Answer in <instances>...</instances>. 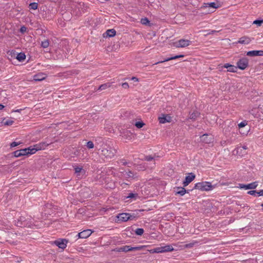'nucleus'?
Returning a JSON list of instances; mask_svg holds the SVG:
<instances>
[{"mask_svg":"<svg viewBox=\"0 0 263 263\" xmlns=\"http://www.w3.org/2000/svg\"><path fill=\"white\" fill-rule=\"evenodd\" d=\"M238 147L243 149V151H244V152H246V150L248 149V147L246 145H240Z\"/></svg>","mask_w":263,"mask_h":263,"instance_id":"52","label":"nucleus"},{"mask_svg":"<svg viewBox=\"0 0 263 263\" xmlns=\"http://www.w3.org/2000/svg\"><path fill=\"white\" fill-rule=\"evenodd\" d=\"M249 65V61L247 58H242L237 62V68L241 70L245 69Z\"/></svg>","mask_w":263,"mask_h":263,"instance_id":"7","label":"nucleus"},{"mask_svg":"<svg viewBox=\"0 0 263 263\" xmlns=\"http://www.w3.org/2000/svg\"><path fill=\"white\" fill-rule=\"evenodd\" d=\"M77 152H78V151H77V152H74V154H75V155H77V154H76V153H77Z\"/></svg>","mask_w":263,"mask_h":263,"instance_id":"62","label":"nucleus"},{"mask_svg":"<svg viewBox=\"0 0 263 263\" xmlns=\"http://www.w3.org/2000/svg\"><path fill=\"white\" fill-rule=\"evenodd\" d=\"M195 243V242H192V243H189L185 244L184 245V248H191L194 247Z\"/></svg>","mask_w":263,"mask_h":263,"instance_id":"47","label":"nucleus"},{"mask_svg":"<svg viewBox=\"0 0 263 263\" xmlns=\"http://www.w3.org/2000/svg\"><path fill=\"white\" fill-rule=\"evenodd\" d=\"M258 196H263V190L258 191Z\"/></svg>","mask_w":263,"mask_h":263,"instance_id":"54","label":"nucleus"},{"mask_svg":"<svg viewBox=\"0 0 263 263\" xmlns=\"http://www.w3.org/2000/svg\"><path fill=\"white\" fill-rule=\"evenodd\" d=\"M28 156L35 154L39 150L37 147H34V145L33 147L30 146L27 148Z\"/></svg>","mask_w":263,"mask_h":263,"instance_id":"23","label":"nucleus"},{"mask_svg":"<svg viewBox=\"0 0 263 263\" xmlns=\"http://www.w3.org/2000/svg\"><path fill=\"white\" fill-rule=\"evenodd\" d=\"M139 198L138 194L136 193H129L128 194L127 196L125 197V199H130L132 201H135Z\"/></svg>","mask_w":263,"mask_h":263,"instance_id":"18","label":"nucleus"},{"mask_svg":"<svg viewBox=\"0 0 263 263\" xmlns=\"http://www.w3.org/2000/svg\"><path fill=\"white\" fill-rule=\"evenodd\" d=\"M141 23L143 25H147L149 23V21L148 20L147 18L144 17L141 20Z\"/></svg>","mask_w":263,"mask_h":263,"instance_id":"43","label":"nucleus"},{"mask_svg":"<svg viewBox=\"0 0 263 263\" xmlns=\"http://www.w3.org/2000/svg\"><path fill=\"white\" fill-rule=\"evenodd\" d=\"M204 5H205L204 7L205 8H212L214 9H216L219 7V5L217 3L215 2L204 3Z\"/></svg>","mask_w":263,"mask_h":263,"instance_id":"21","label":"nucleus"},{"mask_svg":"<svg viewBox=\"0 0 263 263\" xmlns=\"http://www.w3.org/2000/svg\"><path fill=\"white\" fill-rule=\"evenodd\" d=\"M262 23L263 20H256L253 22V24H255L258 26H260Z\"/></svg>","mask_w":263,"mask_h":263,"instance_id":"39","label":"nucleus"},{"mask_svg":"<svg viewBox=\"0 0 263 263\" xmlns=\"http://www.w3.org/2000/svg\"><path fill=\"white\" fill-rule=\"evenodd\" d=\"M68 240L66 239L60 238L53 241V243L59 248L64 250L67 247Z\"/></svg>","mask_w":263,"mask_h":263,"instance_id":"6","label":"nucleus"},{"mask_svg":"<svg viewBox=\"0 0 263 263\" xmlns=\"http://www.w3.org/2000/svg\"><path fill=\"white\" fill-rule=\"evenodd\" d=\"M124 177L126 179L128 178H134L135 177V174L133 172L130 171H128V172H125L124 174Z\"/></svg>","mask_w":263,"mask_h":263,"instance_id":"31","label":"nucleus"},{"mask_svg":"<svg viewBox=\"0 0 263 263\" xmlns=\"http://www.w3.org/2000/svg\"><path fill=\"white\" fill-rule=\"evenodd\" d=\"M50 143H47L46 142H42L34 145V147H37V149L41 150L45 149Z\"/></svg>","mask_w":263,"mask_h":263,"instance_id":"19","label":"nucleus"},{"mask_svg":"<svg viewBox=\"0 0 263 263\" xmlns=\"http://www.w3.org/2000/svg\"><path fill=\"white\" fill-rule=\"evenodd\" d=\"M116 34V31L114 29H108L103 34L104 37H114Z\"/></svg>","mask_w":263,"mask_h":263,"instance_id":"17","label":"nucleus"},{"mask_svg":"<svg viewBox=\"0 0 263 263\" xmlns=\"http://www.w3.org/2000/svg\"><path fill=\"white\" fill-rule=\"evenodd\" d=\"M13 154L14 156L15 157H20L22 156V155H21V153L20 152V151L19 150H17V151H14L13 153Z\"/></svg>","mask_w":263,"mask_h":263,"instance_id":"45","label":"nucleus"},{"mask_svg":"<svg viewBox=\"0 0 263 263\" xmlns=\"http://www.w3.org/2000/svg\"><path fill=\"white\" fill-rule=\"evenodd\" d=\"M111 86V83H106L103 84L101 85L99 88H98L97 90H103L106 89L108 88H109Z\"/></svg>","mask_w":263,"mask_h":263,"instance_id":"26","label":"nucleus"},{"mask_svg":"<svg viewBox=\"0 0 263 263\" xmlns=\"http://www.w3.org/2000/svg\"><path fill=\"white\" fill-rule=\"evenodd\" d=\"M249 128H247L246 131H242V130H241L240 131V133L241 134H246L249 132Z\"/></svg>","mask_w":263,"mask_h":263,"instance_id":"53","label":"nucleus"},{"mask_svg":"<svg viewBox=\"0 0 263 263\" xmlns=\"http://www.w3.org/2000/svg\"><path fill=\"white\" fill-rule=\"evenodd\" d=\"M157 158H159V156L155 154L154 156L150 155L144 156V160L147 161H151L152 160L155 161Z\"/></svg>","mask_w":263,"mask_h":263,"instance_id":"30","label":"nucleus"},{"mask_svg":"<svg viewBox=\"0 0 263 263\" xmlns=\"http://www.w3.org/2000/svg\"><path fill=\"white\" fill-rule=\"evenodd\" d=\"M15 224L18 227H28L31 228L33 224L32 219L29 217H26L24 216H20L16 221H15Z\"/></svg>","mask_w":263,"mask_h":263,"instance_id":"3","label":"nucleus"},{"mask_svg":"<svg viewBox=\"0 0 263 263\" xmlns=\"http://www.w3.org/2000/svg\"><path fill=\"white\" fill-rule=\"evenodd\" d=\"M247 125V121H242L241 122H240V123H239L238 125L239 128L240 129H241L242 128L245 127Z\"/></svg>","mask_w":263,"mask_h":263,"instance_id":"41","label":"nucleus"},{"mask_svg":"<svg viewBox=\"0 0 263 263\" xmlns=\"http://www.w3.org/2000/svg\"><path fill=\"white\" fill-rule=\"evenodd\" d=\"M91 233L92 231L89 229H87L83 231L82 233L80 234V235L82 236V238H87L91 234Z\"/></svg>","mask_w":263,"mask_h":263,"instance_id":"24","label":"nucleus"},{"mask_svg":"<svg viewBox=\"0 0 263 263\" xmlns=\"http://www.w3.org/2000/svg\"><path fill=\"white\" fill-rule=\"evenodd\" d=\"M21 110H22V109H17V110H15L14 111H15V112H20Z\"/></svg>","mask_w":263,"mask_h":263,"instance_id":"60","label":"nucleus"},{"mask_svg":"<svg viewBox=\"0 0 263 263\" xmlns=\"http://www.w3.org/2000/svg\"><path fill=\"white\" fill-rule=\"evenodd\" d=\"M121 85L122 87L125 89L128 88L129 87L128 84L127 82L122 83Z\"/></svg>","mask_w":263,"mask_h":263,"instance_id":"51","label":"nucleus"},{"mask_svg":"<svg viewBox=\"0 0 263 263\" xmlns=\"http://www.w3.org/2000/svg\"><path fill=\"white\" fill-rule=\"evenodd\" d=\"M158 120L160 123L164 124L171 121V117L168 115H162V117H159Z\"/></svg>","mask_w":263,"mask_h":263,"instance_id":"14","label":"nucleus"},{"mask_svg":"<svg viewBox=\"0 0 263 263\" xmlns=\"http://www.w3.org/2000/svg\"><path fill=\"white\" fill-rule=\"evenodd\" d=\"M38 4L37 3H31L29 5V8L30 9L36 10L37 8Z\"/></svg>","mask_w":263,"mask_h":263,"instance_id":"33","label":"nucleus"},{"mask_svg":"<svg viewBox=\"0 0 263 263\" xmlns=\"http://www.w3.org/2000/svg\"><path fill=\"white\" fill-rule=\"evenodd\" d=\"M123 164L125 165L127 164V162H123Z\"/></svg>","mask_w":263,"mask_h":263,"instance_id":"61","label":"nucleus"},{"mask_svg":"<svg viewBox=\"0 0 263 263\" xmlns=\"http://www.w3.org/2000/svg\"><path fill=\"white\" fill-rule=\"evenodd\" d=\"M176 191H175V194L176 195H179L180 196H182L183 195H185V193H189V191L190 190H186L185 189H184V187H177L176 189Z\"/></svg>","mask_w":263,"mask_h":263,"instance_id":"16","label":"nucleus"},{"mask_svg":"<svg viewBox=\"0 0 263 263\" xmlns=\"http://www.w3.org/2000/svg\"><path fill=\"white\" fill-rule=\"evenodd\" d=\"M86 146L88 149H92L95 147V144L91 141H89L86 143Z\"/></svg>","mask_w":263,"mask_h":263,"instance_id":"35","label":"nucleus"},{"mask_svg":"<svg viewBox=\"0 0 263 263\" xmlns=\"http://www.w3.org/2000/svg\"><path fill=\"white\" fill-rule=\"evenodd\" d=\"M21 143V142H17L14 141L10 144V146H11V147H15V146L20 145Z\"/></svg>","mask_w":263,"mask_h":263,"instance_id":"49","label":"nucleus"},{"mask_svg":"<svg viewBox=\"0 0 263 263\" xmlns=\"http://www.w3.org/2000/svg\"><path fill=\"white\" fill-rule=\"evenodd\" d=\"M16 59L19 62H23L26 59V55L24 52H20L17 53Z\"/></svg>","mask_w":263,"mask_h":263,"instance_id":"25","label":"nucleus"},{"mask_svg":"<svg viewBox=\"0 0 263 263\" xmlns=\"http://www.w3.org/2000/svg\"><path fill=\"white\" fill-rule=\"evenodd\" d=\"M248 194L254 196H258V191L256 190L250 191L248 192Z\"/></svg>","mask_w":263,"mask_h":263,"instance_id":"44","label":"nucleus"},{"mask_svg":"<svg viewBox=\"0 0 263 263\" xmlns=\"http://www.w3.org/2000/svg\"><path fill=\"white\" fill-rule=\"evenodd\" d=\"M14 121L12 120H7L5 122H4V125H11L13 123Z\"/></svg>","mask_w":263,"mask_h":263,"instance_id":"46","label":"nucleus"},{"mask_svg":"<svg viewBox=\"0 0 263 263\" xmlns=\"http://www.w3.org/2000/svg\"><path fill=\"white\" fill-rule=\"evenodd\" d=\"M199 115L200 113L197 111H195L190 114L189 118L190 119L195 121L199 116Z\"/></svg>","mask_w":263,"mask_h":263,"instance_id":"28","label":"nucleus"},{"mask_svg":"<svg viewBox=\"0 0 263 263\" xmlns=\"http://www.w3.org/2000/svg\"><path fill=\"white\" fill-rule=\"evenodd\" d=\"M19 151L21 153V155L22 156H28L27 148L21 149H19Z\"/></svg>","mask_w":263,"mask_h":263,"instance_id":"40","label":"nucleus"},{"mask_svg":"<svg viewBox=\"0 0 263 263\" xmlns=\"http://www.w3.org/2000/svg\"><path fill=\"white\" fill-rule=\"evenodd\" d=\"M142 248H143L142 246L133 247L130 246H123L120 248H115L112 250V251L116 252H127L128 251L141 250Z\"/></svg>","mask_w":263,"mask_h":263,"instance_id":"4","label":"nucleus"},{"mask_svg":"<svg viewBox=\"0 0 263 263\" xmlns=\"http://www.w3.org/2000/svg\"><path fill=\"white\" fill-rule=\"evenodd\" d=\"M231 64H229V63H226L224 65H223V67L224 68H227L228 69H229L230 66Z\"/></svg>","mask_w":263,"mask_h":263,"instance_id":"57","label":"nucleus"},{"mask_svg":"<svg viewBox=\"0 0 263 263\" xmlns=\"http://www.w3.org/2000/svg\"><path fill=\"white\" fill-rule=\"evenodd\" d=\"M237 69V67H236L234 65H230L229 69H228V71L235 72H236Z\"/></svg>","mask_w":263,"mask_h":263,"instance_id":"37","label":"nucleus"},{"mask_svg":"<svg viewBox=\"0 0 263 263\" xmlns=\"http://www.w3.org/2000/svg\"><path fill=\"white\" fill-rule=\"evenodd\" d=\"M26 31H27V28L24 26H22L20 29V31L22 33H25V32H26Z\"/></svg>","mask_w":263,"mask_h":263,"instance_id":"50","label":"nucleus"},{"mask_svg":"<svg viewBox=\"0 0 263 263\" xmlns=\"http://www.w3.org/2000/svg\"><path fill=\"white\" fill-rule=\"evenodd\" d=\"M195 175L193 173L187 174L185 177L184 181L183 182L182 184L183 187H185L189 184L195 178Z\"/></svg>","mask_w":263,"mask_h":263,"instance_id":"9","label":"nucleus"},{"mask_svg":"<svg viewBox=\"0 0 263 263\" xmlns=\"http://www.w3.org/2000/svg\"><path fill=\"white\" fill-rule=\"evenodd\" d=\"M83 4H82L81 3L76 4L75 7L78 9V11L76 12V15H80L82 13L81 11H82V12H84V11L83 10V8H82V7L83 6Z\"/></svg>","mask_w":263,"mask_h":263,"instance_id":"29","label":"nucleus"},{"mask_svg":"<svg viewBox=\"0 0 263 263\" xmlns=\"http://www.w3.org/2000/svg\"><path fill=\"white\" fill-rule=\"evenodd\" d=\"M144 123L141 121L136 122L135 123V126L138 128H142L144 126Z\"/></svg>","mask_w":263,"mask_h":263,"instance_id":"42","label":"nucleus"},{"mask_svg":"<svg viewBox=\"0 0 263 263\" xmlns=\"http://www.w3.org/2000/svg\"><path fill=\"white\" fill-rule=\"evenodd\" d=\"M74 173L77 177L79 178H82L83 176H85L86 171L83 168L82 166H73Z\"/></svg>","mask_w":263,"mask_h":263,"instance_id":"8","label":"nucleus"},{"mask_svg":"<svg viewBox=\"0 0 263 263\" xmlns=\"http://www.w3.org/2000/svg\"><path fill=\"white\" fill-rule=\"evenodd\" d=\"M215 186L216 185H212L210 182L202 181L196 183L194 189L199 190L201 191H210L213 190Z\"/></svg>","mask_w":263,"mask_h":263,"instance_id":"2","label":"nucleus"},{"mask_svg":"<svg viewBox=\"0 0 263 263\" xmlns=\"http://www.w3.org/2000/svg\"><path fill=\"white\" fill-rule=\"evenodd\" d=\"M132 136V135L130 133H128V132H127V134L126 135L125 134L124 136H123V137H125V138L126 139H128V140L131 139Z\"/></svg>","mask_w":263,"mask_h":263,"instance_id":"48","label":"nucleus"},{"mask_svg":"<svg viewBox=\"0 0 263 263\" xmlns=\"http://www.w3.org/2000/svg\"><path fill=\"white\" fill-rule=\"evenodd\" d=\"M45 79V77L43 74H36L34 76V79L35 81H40Z\"/></svg>","mask_w":263,"mask_h":263,"instance_id":"34","label":"nucleus"},{"mask_svg":"<svg viewBox=\"0 0 263 263\" xmlns=\"http://www.w3.org/2000/svg\"><path fill=\"white\" fill-rule=\"evenodd\" d=\"M218 31H216V30H210L209 33L208 34H215L216 32H218Z\"/></svg>","mask_w":263,"mask_h":263,"instance_id":"55","label":"nucleus"},{"mask_svg":"<svg viewBox=\"0 0 263 263\" xmlns=\"http://www.w3.org/2000/svg\"><path fill=\"white\" fill-rule=\"evenodd\" d=\"M246 55L249 57L263 56L262 50H252L248 51Z\"/></svg>","mask_w":263,"mask_h":263,"instance_id":"12","label":"nucleus"},{"mask_svg":"<svg viewBox=\"0 0 263 263\" xmlns=\"http://www.w3.org/2000/svg\"><path fill=\"white\" fill-rule=\"evenodd\" d=\"M82 233V231L79 233L77 235H76V237H77V239H78V238H82V236L80 235V234H81Z\"/></svg>","mask_w":263,"mask_h":263,"instance_id":"56","label":"nucleus"},{"mask_svg":"<svg viewBox=\"0 0 263 263\" xmlns=\"http://www.w3.org/2000/svg\"><path fill=\"white\" fill-rule=\"evenodd\" d=\"M163 252H169L174 251V248L171 245H166L162 247Z\"/></svg>","mask_w":263,"mask_h":263,"instance_id":"27","label":"nucleus"},{"mask_svg":"<svg viewBox=\"0 0 263 263\" xmlns=\"http://www.w3.org/2000/svg\"><path fill=\"white\" fill-rule=\"evenodd\" d=\"M184 57V55H183V54H180V55L171 57L170 58H168L167 59H164L163 61L158 62L156 63L155 64H158L159 63L169 61L172 60H175V59H178L180 58H183Z\"/></svg>","mask_w":263,"mask_h":263,"instance_id":"20","label":"nucleus"},{"mask_svg":"<svg viewBox=\"0 0 263 263\" xmlns=\"http://www.w3.org/2000/svg\"><path fill=\"white\" fill-rule=\"evenodd\" d=\"M117 217L118 221L125 222L128 220H133L136 217V216L134 214L132 215L130 213H122L118 214Z\"/></svg>","mask_w":263,"mask_h":263,"instance_id":"5","label":"nucleus"},{"mask_svg":"<svg viewBox=\"0 0 263 263\" xmlns=\"http://www.w3.org/2000/svg\"><path fill=\"white\" fill-rule=\"evenodd\" d=\"M163 250L162 249V247H157L153 250V252L157 253H162L163 252Z\"/></svg>","mask_w":263,"mask_h":263,"instance_id":"38","label":"nucleus"},{"mask_svg":"<svg viewBox=\"0 0 263 263\" xmlns=\"http://www.w3.org/2000/svg\"><path fill=\"white\" fill-rule=\"evenodd\" d=\"M234 152L235 153L236 155H238L240 156H243L247 154V152H244V151H243V149H242L241 148H239L238 147H237L236 148H235V149L234 150Z\"/></svg>","mask_w":263,"mask_h":263,"instance_id":"22","label":"nucleus"},{"mask_svg":"<svg viewBox=\"0 0 263 263\" xmlns=\"http://www.w3.org/2000/svg\"><path fill=\"white\" fill-rule=\"evenodd\" d=\"M251 41V40L250 37L243 36L239 39L238 41L236 43V44H241L244 45L249 44Z\"/></svg>","mask_w":263,"mask_h":263,"instance_id":"13","label":"nucleus"},{"mask_svg":"<svg viewBox=\"0 0 263 263\" xmlns=\"http://www.w3.org/2000/svg\"><path fill=\"white\" fill-rule=\"evenodd\" d=\"M192 42L188 40L181 39L176 43L177 47H185L191 45Z\"/></svg>","mask_w":263,"mask_h":263,"instance_id":"10","label":"nucleus"},{"mask_svg":"<svg viewBox=\"0 0 263 263\" xmlns=\"http://www.w3.org/2000/svg\"><path fill=\"white\" fill-rule=\"evenodd\" d=\"M132 79L133 80H134V81H136V82H137V81H138V78H137L136 77H133V78H132Z\"/></svg>","mask_w":263,"mask_h":263,"instance_id":"58","label":"nucleus"},{"mask_svg":"<svg viewBox=\"0 0 263 263\" xmlns=\"http://www.w3.org/2000/svg\"><path fill=\"white\" fill-rule=\"evenodd\" d=\"M4 108V106L3 104H0V110L3 109Z\"/></svg>","mask_w":263,"mask_h":263,"instance_id":"59","label":"nucleus"},{"mask_svg":"<svg viewBox=\"0 0 263 263\" xmlns=\"http://www.w3.org/2000/svg\"><path fill=\"white\" fill-rule=\"evenodd\" d=\"M135 232L136 235L141 236L143 234L144 230L142 228H137Z\"/></svg>","mask_w":263,"mask_h":263,"instance_id":"36","label":"nucleus"},{"mask_svg":"<svg viewBox=\"0 0 263 263\" xmlns=\"http://www.w3.org/2000/svg\"><path fill=\"white\" fill-rule=\"evenodd\" d=\"M200 140L205 143H210L212 141V138L211 136L210 137L208 134H205L200 136Z\"/></svg>","mask_w":263,"mask_h":263,"instance_id":"15","label":"nucleus"},{"mask_svg":"<svg viewBox=\"0 0 263 263\" xmlns=\"http://www.w3.org/2000/svg\"><path fill=\"white\" fill-rule=\"evenodd\" d=\"M96 141V149L98 151L102 159L109 160L115 156L117 151L109 142L104 141L101 137L98 138Z\"/></svg>","mask_w":263,"mask_h":263,"instance_id":"1","label":"nucleus"},{"mask_svg":"<svg viewBox=\"0 0 263 263\" xmlns=\"http://www.w3.org/2000/svg\"><path fill=\"white\" fill-rule=\"evenodd\" d=\"M240 187L245 190L255 189L258 185V182L255 181L248 184H240Z\"/></svg>","mask_w":263,"mask_h":263,"instance_id":"11","label":"nucleus"},{"mask_svg":"<svg viewBox=\"0 0 263 263\" xmlns=\"http://www.w3.org/2000/svg\"><path fill=\"white\" fill-rule=\"evenodd\" d=\"M41 45V47L43 48H47L49 45V42L48 40H45L44 41H42Z\"/></svg>","mask_w":263,"mask_h":263,"instance_id":"32","label":"nucleus"}]
</instances>
